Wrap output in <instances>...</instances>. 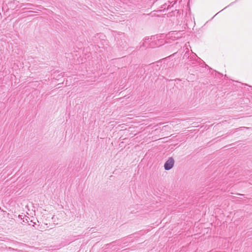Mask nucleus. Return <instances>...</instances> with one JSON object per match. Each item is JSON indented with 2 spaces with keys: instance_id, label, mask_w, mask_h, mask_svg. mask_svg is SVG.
Returning a JSON list of instances; mask_svg holds the SVG:
<instances>
[{
  "instance_id": "8",
  "label": "nucleus",
  "mask_w": 252,
  "mask_h": 252,
  "mask_svg": "<svg viewBox=\"0 0 252 252\" xmlns=\"http://www.w3.org/2000/svg\"><path fill=\"white\" fill-rule=\"evenodd\" d=\"M250 128V127H245V126H242V127H240L238 128H237V129H240V130H242V129H249Z\"/></svg>"
},
{
  "instance_id": "12",
  "label": "nucleus",
  "mask_w": 252,
  "mask_h": 252,
  "mask_svg": "<svg viewBox=\"0 0 252 252\" xmlns=\"http://www.w3.org/2000/svg\"><path fill=\"white\" fill-rule=\"evenodd\" d=\"M250 88H251L252 89V87L249 86Z\"/></svg>"
},
{
  "instance_id": "4",
  "label": "nucleus",
  "mask_w": 252,
  "mask_h": 252,
  "mask_svg": "<svg viewBox=\"0 0 252 252\" xmlns=\"http://www.w3.org/2000/svg\"><path fill=\"white\" fill-rule=\"evenodd\" d=\"M161 8H163V10L168 9L170 8H171V6L170 5L168 4L167 3H165L164 4L162 5Z\"/></svg>"
},
{
  "instance_id": "3",
  "label": "nucleus",
  "mask_w": 252,
  "mask_h": 252,
  "mask_svg": "<svg viewBox=\"0 0 252 252\" xmlns=\"http://www.w3.org/2000/svg\"><path fill=\"white\" fill-rule=\"evenodd\" d=\"M191 54H192V55L191 56H189V52L188 51H187L186 52V53H185L184 55V59L185 58H188V59H190V61L191 60V59H193V58H195V57H197V56L195 54L193 53L192 52H191Z\"/></svg>"
},
{
  "instance_id": "9",
  "label": "nucleus",
  "mask_w": 252,
  "mask_h": 252,
  "mask_svg": "<svg viewBox=\"0 0 252 252\" xmlns=\"http://www.w3.org/2000/svg\"><path fill=\"white\" fill-rule=\"evenodd\" d=\"M238 0H236L234 2H231L229 5L227 6L226 7H225L224 9L227 8V7H228L229 5H231V4H232L233 3H235V2H236L237 1H238Z\"/></svg>"
},
{
  "instance_id": "11",
  "label": "nucleus",
  "mask_w": 252,
  "mask_h": 252,
  "mask_svg": "<svg viewBox=\"0 0 252 252\" xmlns=\"http://www.w3.org/2000/svg\"><path fill=\"white\" fill-rule=\"evenodd\" d=\"M34 224H35V222H34L32 225L34 226Z\"/></svg>"
},
{
  "instance_id": "1",
  "label": "nucleus",
  "mask_w": 252,
  "mask_h": 252,
  "mask_svg": "<svg viewBox=\"0 0 252 252\" xmlns=\"http://www.w3.org/2000/svg\"><path fill=\"white\" fill-rule=\"evenodd\" d=\"M174 164V159L173 158H169L165 162L164 165V169L166 170H170L173 167Z\"/></svg>"
},
{
  "instance_id": "10",
  "label": "nucleus",
  "mask_w": 252,
  "mask_h": 252,
  "mask_svg": "<svg viewBox=\"0 0 252 252\" xmlns=\"http://www.w3.org/2000/svg\"><path fill=\"white\" fill-rule=\"evenodd\" d=\"M145 43H146V41H145V43H143V46H145Z\"/></svg>"
},
{
  "instance_id": "2",
  "label": "nucleus",
  "mask_w": 252,
  "mask_h": 252,
  "mask_svg": "<svg viewBox=\"0 0 252 252\" xmlns=\"http://www.w3.org/2000/svg\"><path fill=\"white\" fill-rule=\"evenodd\" d=\"M23 6H24V7L23 8V9H33V7L34 6V5L30 3H22L20 6V7H22Z\"/></svg>"
},
{
  "instance_id": "5",
  "label": "nucleus",
  "mask_w": 252,
  "mask_h": 252,
  "mask_svg": "<svg viewBox=\"0 0 252 252\" xmlns=\"http://www.w3.org/2000/svg\"><path fill=\"white\" fill-rule=\"evenodd\" d=\"M176 3V0H169L168 2V4L170 5L171 7H173Z\"/></svg>"
},
{
  "instance_id": "6",
  "label": "nucleus",
  "mask_w": 252,
  "mask_h": 252,
  "mask_svg": "<svg viewBox=\"0 0 252 252\" xmlns=\"http://www.w3.org/2000/svg\"><path fill=\"white\" fill-rule=\"evenodd\" d=\"M29 220H30V218L27 216H25V218H23L24 222H29Z\"/></svg>"
},
{
  "instance_id": "7",
  "label": "nucleus",
  "mask_w": 252,
  "mask_h": 252,
  "mask_svg": "<svg viewBox=\"0 0 252 252\" xmlns=\"http://www.w3.org/2000/svg\"><path fill=\"white\" fill-rule=\"evenodd\" d=\"M115 243H116V241H113V242H112L111 243L106 244L105 246V248L104 249H107L108 246H109V245H111L112 244Z\"/></svg>"
}]
</instances>
